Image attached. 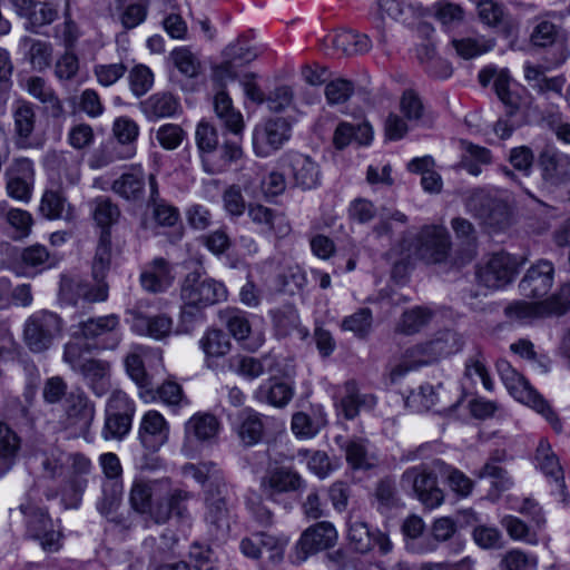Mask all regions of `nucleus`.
<instances>
[{
  "label": "nucleus",
  "mask_w": 570,
  "mask_h": 570,
  "mask_svg": "<svg viewBox=\"0 0 570 570\" xmlns=\"http://www.w3.org/2000/svg\"><path fill=\"white\" fill-rule=\"evenodd\" d=\"M185 308L181 312L184 321L200 316L199 309L218 304L227 299L225 285L214 278L202 277L199 274L190 273L183 282L180 289Z\"/></svg>",
  "instance_id": "3"
},
{
  "label": "nucleus",
  "mask_w": 570,
  "mask_h": 570,
  "mask_svg": "<svg viewBox=\"0 0 570 570\" xmlns=\"http://www.w3.org/2000/svg\"><path fill=\"white\" fill-rule=\"evenodd\" d=\"M205 171L217 174L242 157L240 145H197Z\"/></svg>",
  "instance_id": "28"
},
{
  "label": "nucleus",
  "mask_w": 570,
  "mask_h": 570,
  "mask_svg": "<svg viewBox=\"0 0 570 570\" xmlns=\"http://www.w3.org/2000/svg\"><path fill=\"white\" fill-rule=\"evenodd\" d=\"M135 404L128 395L116 390L111 393L105 415L101 435L105 440H122L130 431Z\"/></svg>",
  "instance_id": "8"
},
{
  "label": "nucleus",
  "mask_w": 570,
  "mask_h": 570,
  "mask_svg": "<svg viewBox=\"0 0 570 570\" xmlns=\"http://www.w3.org/2000/svg\"><path fill=\"white\" fill-rule=\"evenodd\" d=\"M248 216L253 223L262 226V232L264 233L285 236L291 230L288 223L282 214L263 205L249 206Z\"/></svg>",
  "instance_id": "37"
},
{
  "label": "nucleus",
  "mask_w": 570,
  "mask_h": 570,
  "mask_svg": "<svg viewBox=\"0 0 570 570\" xmlns=\"http://www.w3.org/2000/svg\"><path fill=\"white\" fill-rule=\"evenodd\" d=\"M519 262L507 253L494 254L489 262L475 273L478 282L491 289H499L510 284L518 273Z\"/></svg>",
  "instance_id": "15"
},
{
  "label": "nucleus",
  "mask_w": 570,
  "mask_h": 570,
  "mask_svg": "<svg viewBox=\"0 0 570 570\" xmlns=\"http://www.w3.org/2000/svg\"><path fill=\"white\" fill-rule=\"evenodd\" d=\"M462 346L463 341L459 333L453 330L439 331L429 341L404 351L400 363L390 372L391 380L395 382L411 371L432 365L441 358L458 353Z\"/></svg>",
  "instance_id": "1"
},
{
  "label": "nucleus",
  "mask_w": 570,
  "mask_h": 570,
  "mask_svg": "<svg viewBox=\"0 0 570 570\" xmlns=\"http://www.w3.org/2000/svg\"><path fill=\"white\" fill-rule=\"evenodd\" d=\"M136 154L135 145H104L90 159V166L101 168L118 159H128Z\"/></svg>",
  "instance_id": "63"
},
{
  "label": "nucleus",
  "mask_w": 570,
  "mask_h": 570,
  "mask_svg": "<svg viewBox=\"0 0 570 570\" xmlns=\"http://www.w3.org/2000/svg\"><path fill=\"white\" fill-rule=\"evenodd\" d=\"M452 47L463 59H473L493 49L495 42L484 36L453 39Z\"/></svg>",
  "instance_id": "59"
},
{
  "label": "nucleus",
  "mask_w": 570,
  "mask_h": 570,
  "mask_svg": "<svg viewBox=\"0 0 570 570\" xmlns=\"http://www.w3.org/2000/svg\"><path fill=\"white\" fill-rule=\"evenodd\" d=\"M169 489V479L146 481L136 479L131 485L129 493V502L131 508L141 514L149 513L153 517L155 508L153 502L158 503L161 490Z\"/></svg>",
  "instance_id": "22"
},
{
  "label": "nucleus",
  "mask_w": 570,
  "mask_h": 570,
  "mask_svg": "<svg viewBox=\"0 0 570 570\" xmlns=\"http://www.w3.org/2000/svg\"><path fill=\"white\" fill-rule=\"evenodd\" d=\"M188 499L186 491L176 489L174 491L170 488L161 490L159 501L153 512V519L157 523H165L173 514L180 519H184L187 513V508L184 502Z\"/></svg>",
  "instance_id": "34"
},
{
  "label": "nucleus",
  "mask_w": 570,
  "mask_h": 570,
  "mask_svg": "<svg viewBox=\"0 0 570 570\" xmlns=\"http://www.w3.org/2000/svg\"><path fill=\"white\" fill-rule=\"evenodd\" d=\"M374 130L367 120L361 122L341 121L333 137V142H371Z\"/></svg>",
  "instance_id": "46"
},
{
  "label": "nucleus",
  "mask_w": 570,
  "mask_h": 570,
  "mask_svg": "<svg viewBox=\"0 0 570 570\" xmlns=\"http://www.w3.org/2000/svg\"><path fill=\"white\" fill-rule=\"evenodd\" d=\"M400 245L402 254H406L407 257L414 256L434 265L445 263L452 247L449 230L438 224L422 226L412 242L403 237Z\"/></svg>",
  "instance_id": "2"
},
{
  "label": "nucleus",
  "mask_w": 570,
  "mask_h": 570,
  "mask_svg": "<svg viewBox=\"0 0 570 570\" xmlns=\"http://www.w3.org/2000/svg\"><path fill=\"white\" fill-rule=\"evenodd\" d=\"M347 540L350 547L357 553H367L377 546L382 554L392 551L393 544L390 538L379 530H371L368 524L361 520L348 521Z\"/></svg>",
  "instance_id": "19"
},
{
  "label": "nucleus",
  "mask_w": 570,
  "mask_h": 570,
  "mask_svg": "<svg viewBox=\"0 0 570 570\" xmlns=\"http://www.w3.org/2000/svg\"><path fill=\"white\" fill-rule=\"evenodd\" d=\"M535 459L538 461L540 470L549 478L553 479L557 483L563 482L562 468L559 463V459L551 451L550 444L541 440L537 448Z\"/></svg>",
  "instance_id": "64"
},
{
  "label": "nucleus",
  "mask_w": 570,
  "mask_h": 570,
  "mask_svg": "<svg viewBox=\"0 0 570 570\" xmlns=\"http://www.w3.org/2000/svg\"><path fill=\"white\" fill-rule=\"evenodd\" d=\"M147 302L139 301L132 308L126 311L130 316L131 331L141 336H148L156 341L167 338L171 332L174 322L167 314H148Z\"/></svg>",
  "instance_id": "13"
},
{
  "label": "nucleus",
  "mask_w": 570,
  "mask_h": 570,
  "mask_svg": "<svg viewBox=\"0 0 570 570\" xmlns=\"http://www.w3.org/2000/svg\"><path fill=\"white\" fill-rule=\"evenodd\" d=\"M108 284L96 283L90 285L79 277L62 275L59 286V299L63 304L77 306L81 301L86 303L105 302L108 298Z\"/></svg>",
  "instance_id": "17"
},
{
  "label": "nucleus",
  "mask_w": 570,
  "mask_h": 570,
  "mask_svg": "<svg viewBox=\"0 0 570 570\" xmlns=\"http://www.w3.org/2000/svg\"><path fill=\"white\" fill-rule=\"evenodd\" d=\"M20 261L26 268L32 271V275H38L46 269L57 265V258L51 255L46 246L36 244L22 249Z\"/></svg>",
  "instance_id": "48"
},
{
  "label": "nucleus",
  "mask_w": 570,
  "mask_h": 570,
  "mask_svg": "<svg viewBox=\"0 0 570 570\" xmlns=\"http://www.w3.org/2000/svg\"><path fill=\"white\" fill-rule=\"evenodd\" d=\"M86 385L98 397L105 396L111 389L110 364L107 361L89 358L79 371Z\"/></svg>",
  "instance_id": "31"
},
{
  "label": "nucleus",
  "mask_w": 570,
  "mask_h": 570,
  "mask_svg": "<svg viewBox=\"0 0 570 570\" xmlns=\"http://www.w3.org/2000/svg\"><path fill=\"white\" fill-rule=\"evenodd\" d=\"M125 367L130 379L137 384L140 397L145 402L155 401L154 386L146 373L141 356L136 353L127 355Z\"/></svg>",
  "instance_id": "41"
},
{
  "label": "nucleus",
  "mask_w": 570,
  "mask_h": 570,
  "mask_svg": "<svg viewBox=\"0 0 570 570\" xmlns=\"http://www.w3.org/2000/svg\"><path fill=\"white\" fill-rule=\"evenodd\" d=\"M497 371L509 393L519 402L527 404L542 414L553 430L561 432L562 424L547 401L531 386L529 381L518 373L505 360L497 362Z\"/></svg>",
  "instance_id": "4"
},
{
  "label": "nucleus",
  "mask_w": 570,
  "mask_h": 570,
  "mask_svg": "<svg viewBox=\"0 0 570 570\" xmlns=\"http://www.w3.org/2000/svg\"><path fill=\"white\" fill-rule=\"evenodd\" d=\"M449 394L450 391L442 383L438 385L425 383L409 395L407 403L419 412L429 411L436 406L438 412L453 411L459 406L461 400L451 402Z\"/></svg>",
  "instance_id": "21"
},
{
  "label": "nucleus",
  "mask_w": 570,
  "mask_h": 570,
  "mask_svg": "<svg viewBox=\"0 0 570 570\" xmlns=\"http://www.w3.org/2000/svg\"><path fill=\"white\" fill-rule=\"evenodd\" d=\"M62 327L63 321L58 314L40 309L24 321L22 341L31 353H45L61 336Z\"/></svg>",
  "instance_id": "5"
},
{
  "label": "nucleus",
  "mask_w": 570,
  "mask_h": 570,
  "mask_svg": "<svg viewBox=\"0 0 570 570\" xmlns=\"http://www.w3.org/2000/svg\"><path fill=\"white\" fill-rule=\"evenodd\" d=\"M401 483L413 491L415 497L430 509L443 502V492L438 487L436 474L423 465L413 466L404 471Z\"/></svg>",
  "instance_id": "12"
},
{
  "label": "nucleus",
  "mask_w": 570,
  "mask_h": 570,
  "mask_svg": "<svg viewBox=\"0 0 570 570\" xmlns=\"http://www.w3.org/2000/svg\"><path fill=\"white\" fill-rule=\"evenodd\" d=\"M326 425L325 414L318 410L312 414L296 412L292 416V431L301 439L314 438Z\"/></svg>",
  "instance_id": "43"
},
{
  "label": "nucleus",
  "mask_w": 570,
  "mask_h": 570,
  "mask_svg": "<svg viewBox=\"0 0 570 570\" xmlns=\"http://www.w3.org/2000/svg\"><path fill=\"white\" fill-rule=\"evenodd\" d=\"M306 485V481L294 469L277 466L266 472L261 480L259 489L266 500L281 504L285 494L302 492Z\"/></svg>",
  "instance_id": "11"
},
{
  "label": "nucleus",
  "mask_w": 570,
  "mask_h": 570,
  "mask_svg": "<svg viewBox=\"0 0 570 570\" xmlns=\"http://www.w3.org/2000/svg\"><path fill=\"white\" fill-rule=\"evenodd\" d=\"M19 510L24 517L28 537L37 540L45 551H58L61 534L53 528L47 511L31 502L21 504Z\"/></svg>",
  "instance_id": "10"
},
{
  "label": "nucleus",
  "mask_w": 570,
  "mask_h": 570,
  "mask_svg": "<svg viewBox=\"0 0 570 570\" xmlns=\"http://www.w3.org/2000/svg\"><path fill=\"white\" fill-rule=\"evenodd\" d=\"M111 189L127 200H137L145 190L144 174L141 171L125 173L112 183Z\"/></svg>",
  "instance_id": "57"
},
{
  "label": "nucleus",
  "mask_w": 570,
  "mask_h": 570,
  "mask_svg": "<svg viewBox=\"0 0 570 570\" xmlns=\"http://www.w3.org/2000/svg\"><path fill=\"white\" fill-rule=\"evenodd\" d=\"M41 214L49 219L62 218L70 220L73 217L71 206L58 190H47L40 204Z\"/></svg>",
  "instance_id": "56"
},
{
  "label": "nucleus",
  "mask_w": 570,
  "mask_h": 570,
  "mask_svg": "<svg viewBox=\"0 0 570 570\" xmlns=\"http://www.w3.org/2000/svg\"><path fill=\"white\" fill-rule=\"evenodd\" d=\"M469 210L484 225L501 230L510 225L511 210L507 202L485 190L474 191L466 204Z\"/></svg>",
  "instance_id": "9"
},
{
  "label": "nucleus",
  "mask_w": 570,
  "mask_h": 570,
  "mask_svg": "<svg viewBox=\"0 0 570 570\" xmlns=\"http://www.w3.org/2000/svg\"><path fill=\"white\" fill-rule=\"evenodd\" d=\"M541 176L551 186L566 184L570 180V157L552 148L541 153L539 158Z\"/></svg>",
  "instance_id": "27"
},
{
  "label": "nucleus",
  "mask_w": 570,
  "mask_h": 570,
  "mask_svg": "<svg viewBox=\"0 0 570 570\" xmlns=\"http://www.w3.org/2000/svg\"><path fill=\"white\" fill-rule=\"evenodd\" d=\"M20 48L24 50L26 58L33 69L41 71L49 67L52 55V47L49 42L23 37L20 40Z\"/></svg>",
  "instance_id": "49"
},
{
  "label": "nucleus",
  "mask_w": 570,
  "mask_h": 570,
  "mask_svg": "<svg viewBox=\"0 0 570 570\" xmlns=\"http://www.w3.org/2000/svg\"><path fill=\"white\" fill-rule=\"evenodd\" d=\"M567 32L558 24L549 20L540 21L530 36L531 43L535 47H551V57L544 60L550 67L562 65L569 57V50L566 46Z\"/></svg>",
  "instance_id": "16"
},
{
  "label": "nucleus",
  "mask_w": 570,
  "mask_h": 570,
  "mask_svg": "<svg viewBox=\"0 0 570 570\" xmlns=\"http://www.w3.org/2000/svg\"><path fill=\"white\" fill-rule=\"evenodd\" d=\"M141 106L150 117H170L177 111L179 102L170 92H157L141 102Z\"/></svg>",
  "instance_id": "60"
},
{
  "label": "nucleus",
  "mask_w": 570,
  "mask_h": 570,
  "mask_svg": "<svg viewBox=\"0 0 570 570\" xmlns=\"http://www.w3.org/2000/svg\"><path fill=\"white\" fill-rule=\"evenodd\" d=\"M433 312L429 307L414 306L402 313L396 331L405 335L416 334L431 322Z\"/></svg>",
  "instance_id": "52"
},
{
  "label": "nucleus",
  "mask_w": 570,
  "mask_h": 570,
  "mask_svg": "<svg viewBox=\"0 0 570 570\" xmlns=\"http://www.w3.org/2000/svg\"><path fill=\"white\" fill-rule=\"evenodd\" d=\"M275 358L271 355L255 357L250 355H235L229 360V368L247 381H254L265 373H271Z\"/></svg>",
  "instance_id": "33"
},
{
  "label": "nucleus",
  "mask_w": 570,
  "mask_h": 570,
  "mask_svg": "<svg viewBox=\"0 0 570 570\" xmlns=\"http://www.w3.org/2000/svg\"><path fill=\"white\" fill-rule=\"evenodd\" d=\"M337 538V531L331 522L320 521L302 533L297 548L303 552V559H306L308 554L334 547Z\"/></svg>",
  "instance_id": "23"
},
{
  "label": "nucleus",
  "mask_w": 570,
  "mask_h": 570,
  "mask_svg": "<svg viewBox=\"0 0 570 570\" xmlns=\"http://www.w3.org/2000/svg\"><path fill=\"white\" fill-rule=\"evenodd\" d=\"M294 396L292 384L278 381L274 377L261 384L254 392V399L261 403L269 404L274 407L286 406Z\"/></svg>",
  "instance_id": "35"
},
{
  "label": "nucleus",
  "mask_w": 570,
  "mask_h": 570,
  "mask_svg": "<svg viewBox=\"0 0 570 570\" xmlns=\"http://www.w3.org/2000/svg\"><path fill=\"white\" fill-rule=\"evenodd\" d=\"M347 463L354 470H368L375 465L374 458L368 453L367 442L364 439H350L342 445Z\"/></svg>",
  "instance_id": "55"
},
{
  "label": "nucleus",
  "mask_w": 570,
  "mask_h": 570,
  "mask_svg": "<svg viewBox=\"0 0 570 570\" xmlns=\"http://www.w3.org/2000/svg\"><path fill=\"white\" fill-rule=\"evenodd\" d=\"M554 283V266L550 261L540 259L531 265L519 283L520 293L528 298L544 297Z\"/></svg>",
  "instance_id": "20"
},
{
  "label": "nucleus",
  "mask_w": 570,
  "mask_h": 570,
  "mask_svg": "<svg viewBox=\"0 0 570 570\" xmlns=\"http://www.w3.org/2000/svg\"><path fill=\"white\" fill-rule=\"evenodd\" d=\"M233 502L228 485L223 483H210L205 498V522L208 535L217 541L228 537L230 530V511Z\"/></svg>",
  "instance_id": "6"
},
{
  "label": "nucleus",
  "mask_w": 570,
  "mask_h": 570,
  "mask_svg": "<svg viewBox=\"0 0 570 570\" xmlns=\"http://www.w3.org/2000/svg\"><path fill=\"white\" fill-rule=\"evenodd\" d=\"M173 275L169 263L163 257H156L148 263L141 274L140 284L150 293H163L173 284Z\"/></svg>",
  "instance_id": "30"
},
{
  "label": "nucleus",
  "mask_w": 570,
  "mask_h": 570,
  "mask_svg": "<svg viewBox=\"0 0 570 570\" xmlns=\"http://www.w3.org/2000/svg\"><path fill=\"white\" fill-rule=\"evenodd\" d=\"M503 458L504 452L497 450L491 454L483 466L474 472L478 479L491 480L489 495L495 499L499 498L502 492L510 490L513 485V480L508 471L499 464Z\"/></svg>",
  "instance_id": "29"
},
{
  "label": "nucleus",
  "mask_w": 570,
  "mask_h": 570,
  "mask_svg": "<svg viewBox=\"0 0 570 570\" xmlns=\"http://www.w3.org/2000/svg\"><path fill=\"white\" fill-rule=\"evenodd\" d=\"M283 166L289 168L296 186L311 189L318 185V167L309 157L302 154L288 155L283 159Z\"/></svg>",
  "instance_id": "32"
},
{
  "label": "nucleus",
  "mask_w": 570,
  "mask_h": 570,
  "mask_svg": "<svg viewBox=\"0 0 570 570\" xmlns=\"http://www.w3.org/2000/svg\"><path fill=\"white\" fill-rule=\"evenodd\" d=\"M175 543L174 537L166 533L159 538L149 537L144 540L142 548L149 554L150 566L154 569L173 557Z\"/></svg>",
  "instance_id": "51"
},
{
  "label": "nucleus",
  "mask_w": 570,
  "mask_h": 570,
  "mask_svg": "<svg viewBox=\"0 0 570 570\" xmlns=\"http://www.w3.org/2000/svg\"><path fill=\"white\" fill-rule=\"evenodd\" d=\"M168 436L169 426L164 416L157 411L146 412L138 429L140 444L146 450L156 452L167 443Z\"/></svg>",
  "instance_id": "24"
},
{
  "label": "nucleus",
  "mask_w": 570,
  "mask_h": 570,
  "mask_svg": "<svg viewBox=\"0 0 570 570\" xmlns=\"http://www.w3.org/2000/svg\"><path fill=\"white\" fill-rule=\"evenodd\" d=\"M492 161L491 151L480 145H468L465 154L462 156L458 168L466 170L473 176H479L482 171V165H490Z\"/></svg>",
  "instance_id": "62"
},
{
  "label": "nucleus",
  "mask_w": 570,
  "mask_h": 570,
  "mask_svg": "<svg viewBox=\"0 0 570 570\" xmlns=\"http://www.w3.org/2000/svg\"><path fill=\"white\" fill-rule=\"evenodd\" d=\"M35 458L39 461L45 475L55 479L63 474L66 463L70 460V454L58 448H50L37 452Z\"/></svg>",
  "instance_id": "58"
},
{
  "label": "nucleus",
  "mask_w": 570,
  "mask_h": 570,
  "mask_svg": "<svg viewBox=\"0 0 570 570\" xmlns=\"http://www.w3.org/2000/svg\"><path fill=\"white\" fill-rule=\"evenodd\" d=\"M233 430L244 446L256 445L264 438V415L252 407H245L237 413L233 422Z\"/></svg>",
  "instance_id": "26"
},
{
  "label": "nucleus",
  "mask_w": 570,
  "mask_h": 570,
  "mask_svg": "<svg viewBox=\"0 0 570 570\" xmlns=\"http://www.w3.org/2000/svg\"><path fill=\"white\" fill-rule=\"evenodd\" d=\"M73 328L72 337L87 341L94 350H115L122 340L120 317L117 314L90 317Z\"/></svg>",
  "instance_id": "7"
},
{
  "label": "nucleus",
  "mask_w": 570,
  "mask_h": 570,
  "mask_svg": "<svg viewBox=\"0 0 570 570\" xmlns=\"http://www.w3.org/2000/svg\"><path fill=\"white\" fill-rule=\"evenodd\" d=\"M376 405V397L371 393H362L354 381L344 384L336 407L338 414L346 420H354L361 411H370Z\"/></svg>",
  "instance_id": "25"
},
{
  "label": "nucleus",
  "mask_w": 570,
  "mask_h": 570,
  "mask_svg": "<svg viewBox=\"0 0 570 570\" xmlns=\"http://www.w3.org/2000/svg\"><path fill=\"white\" fill-rule=\"evenodd\" d=\"M510 80L509 73L502 70L497 76L493 88L498 98L508 108L507 114L512 116L525 105V101L518 92L510 89Z\"/></svg>",
  "instance_id": "61"
},
{
  "label": "nucleus",
  "mask_w": 570,
  "mask_h": 570,
  "mask_svg": "<svg viewBox=\"0 0 570 570\" xmlns=\"http://www.w3.org/2000/svg\"><path fill=\"white\" fill-rule=\"evenodd\" d=\"M219 423L217 419L208 413H197L185 424V436L187 440L195 439L199 442L209 441L218 433Z\"/></svg>",
  "instance_id": "39"
},
{
  "label": "nucleus",
  "mask_w": 570,
  "mask_h": 570,
  "mask_svg": "<svg viewBox=\"0 0 570 570\" xmlns=\"http://www.w3.org/2000/svg\"><path fill=\"white\" fill-rule=\"evenodd\" d=\"M102 497L97 502V510L108 520L115 521V513L122 499V482L118 479L105 480L101 485Z\"/></svg>",
  "instance_id": "45"
},
{
  "label": "nucleus",
  "mask_w": 570,
  "mask_h": 570,
  "mask_svg": "<svg viewBox=\"0 0 570 570\" xmlns=\"http://www.w3.org/2000/svg\"><path fill=\"white\" fill-rule=\"evenodd\" d=\"M332 46L344 55L352 56L367 52L372 42L366 35L344 30L331 37Z\"/></svg>",
  "instance_id": "47"
},
{
  "label": "nucleus",
  "mask_w": 570,
  "mask_h": 570,
  "mask_svg": "<svg viewBox=\"0 0 570 570\" xmlns=\"http://www.w3.org/2000/svg\"><path fill=\"white\" fill-rule=\"evenodd\" d=\"M402 116L413 126H430L432 117L426 111L420 96L412 89L403 91L400 99Z\"/></svg>",
  "instance_id": "38"
},
{
  "label": "nucleus",
  "mask_w": 570,
  "mask_h": 570,
  "mask_svg": "<svg viewBox=\"0 0 570 570\" xmlns=\"http://www.w3.org/2000/svg\"><path fill=\"white\" fill-rule=\"evenodd\" d=\"M476 12L480 21L493 29L510 33L512 23L505 7L494 0H480L476 3Z\"/></svg>",
  "instance_id": "36"
},
{
  "label": "nucleus",
  "mask_w": 570,
  "mask_h": 570,
  "mask_svg": "<svg viewBox=\"0 0 570 570\" xmlns=\"http://www.w3.org/2000/svg\"><path fill=\"white\" fill-rule=\"evenodd\" d=\"M200 348L206 355L208 366L209 361L225 356L230 351L229 336L222 330H208L199 341Z\"/></svg>",
  "instance_id": "54"
},
{
  "label": "nucleus",
  "mask_w": 570,
  "mask_h": 570,
  "mask_svg": "<svg viewBox=\"0 0 570 570\" xmlns=\"http://www.w3.org/2000/svg\"><path fill=\"white\" fill-rule=\"evenodd\" d=\"M111 259V233L100 232L99 242L92 262V278L96 283H106L105 278L110 268Z\"/></svg>",
  "instance_id": "53"
},
{
  "label": "nucleus",
  "mask_w": 570,
  "mask_h": 570,
  "mask_svg": "<svg viewBox=\"0 0 570 570\" xmlns=\"http://www.w3.org/2000/svg\"><path fill=\"white\" fill-rule=\"evenodd\" d=\"M563 314H566V304H562L559 292L539 302L515 301L504 308V315L510 321L522 324L530 323L537 318Z\"/></svg>",
  "instance_id": "14"
},
{
  "label": "nucleus",
  "mask_w": 570,
  "mask_h": 570,
  "mask_svg": "<svg viewBox=\"0 0 570 570\" xmlns=\"http://www.w3.org/2000/svg\"><path fill=\"white\" fill-rule=\"evenodd\" d=\"M59 6L52 1H36V6L32 7L31 11L27 16L26 29L39 33V29L45 26L51 24L58 19Z\"/></svg>",
  "instance_id": "50"
},
{
  "label": "nucleus",
  "mask_w": 570,
  "mask_h": 570,
  "mask_svg": "<svg viewBox=\"0 0 570 570\" xmlns=\"http://www.w3.org/2000/svg\"><path fill=\"white\" fill-rule=\"evenodd\" d=\"M95 404L81 391H72L65 402V426L72 430L73 435H86L95 419Z\"/></svg>",
  "instance_id": "18"
},
{
  "label": "nucleus",
  "mask_w": 570,
  "mask_h": 570,
  "mask_svg": "<svg viewBox=\"0 0 570 570\" xmlns=\"http://www.w3.org/2000/svg\"><path fill=\"white\" fill-rule=\"evenodd\" d=\"M90 214L101 232L110 230L120 217V209L110 198L100 196L88 203Z\"/></svg>",
  "instance_id": "44"
},
{
  "label": "nucleus",
  "mask_w": 570,
  "mask_h": 570,
  "mask_svg": "<svg viewBox=\"0 0 570 570\" xmlns=\"http://www.w3.org/2000/svg\"><path fill=\"white\" fill-rule=\"evenodd\" d=\"M214 109L218 118L224 121L228 131L238 135L243 130V116L234 110L232 99L225 89H218L215 95Z\"/></svg>",
  "instance_id": "42"
},
{
  "label": "nucleus",
  "mask_w": 570,
  "mask_h": 570,
  "mask_svg": "<svg viewBox=\"0 0 570 570\" xmlns=\"http://www.w3.org/2000/svg\"><path fill=\"white\" fill-rule=\"evenodd\" d=\"M20 446L21 440L18 434L7 423L0 421V476L11 469Z\"/></svg>",
  "instance_id": "40"
}]
</instances>
